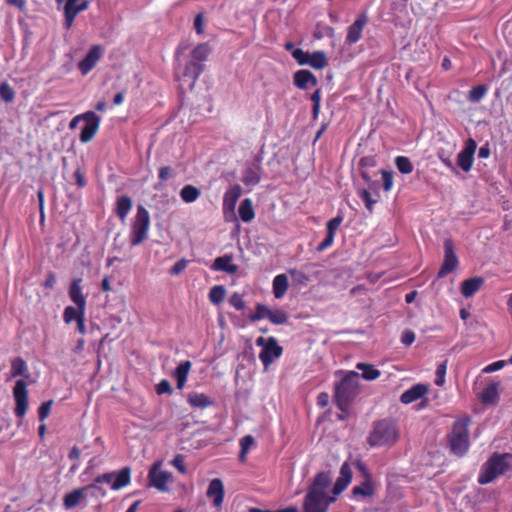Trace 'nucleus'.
I'll return each mask as SVG.
<instances>
[{
  "label": "nucleus",
  "instance_id": "f257e3e1",
  "mask_svg": "<svg viewBox=\"0 0 512 512\" xmlns=\"http://www.w3.org/2000/svg\"><path fill=\"white\" fill-rule=\"evenodd\" d=\"M331 484L330 472L322 471L314 476L303 501L304 512H328L330 505L336 501L335 496H329L326 492Z\"/></svg>",
  "mask_w": 512,
  "mask_h": 512
},
{
  "label": "nucleus",
  "instance_id": "f03ea898",
  "mask_svg": "<svg viewBox=\"0 0 512 512\" xmlns=\"http://www.w3.org/2000/svg\"><path fill=\"white\" fill-rule=\"evenodd\" d=\"M360 375L355 371H349L338 383L335 384L333 400L337 408L348 413L351 404L359 394Z\"/></svg>",
  "mask_w": 512,
  "mask_h": 512
},
{
  "label": "nucleus",
  "instance_id": "7ed1b4c3",
  "mask_svg": "<svg viewBox=\"0 0 512 512\" xmlns=\"http://www.w3.org/2000/svg\"><path fill=\"white\" fill-rule=\"evenodd\" d=\"M400 438L397 422L391 418L375 421L367 437L370 447H392Z\"/></svg>",
  "mask_w": 512,
  "mask_h": 512
},
{
  "label": "nucleus",
  "instance_id": "20e7f679",
  "mask_svg": "<svg viewBox=\"0 0 512 512\" xmlns=\"http://www.w3.org/2000/svg\"><path fill=\"white\" fill-rule=\"evenodd\" d=\"M512 470V454L494 453L482 466L478 475V483L486 485L497 477Z\"/></svg>",
  "mask_w": 512,
  "mask_h": 512
},
{
  "label": "nucleus",
  "instance_id": "39448f33",
  "mask_svg": "<svg viewBox=\"0 0 512 512\" xmlns=\"http://www.w3.org/2000/svg\"><path fill=\"white\" fill-rule=\"evenodd\" d=\"M471 419L468 416L457 419L452 426L451 432L448 435V443L450 450L456 456H464L470 447L469 441V425Z\"/></svg>",
  "mask_w": 512,
  "mask_h": 512
},
{
  "label": "nucleus",
  "instance_id": "423d86ee",
  "mask_svg": "<svg viewBox=\"0 0 512 512\" xmlns=\"http://www.w3.org/2000/svg\"><path fill=\"white\" fill-rule=\"evenodd\" d=\"M205 69V65L195 61L188 60L185 64L178 63L174 67V77L179 83V89L182 93L192 90Z\"/></svg>",
  "mask_w": 512,
  "mask_h": 512
},
{
  "label": "nucleus",
  "instance_id": "0eeeda50",
  "mask_svg": "<svg viewBox=\"0 0 512 512\" xmlns=\"http://www.w3.org/2000/svg\"><path fill=\"white\" fill-rule=\"evenodd\" d=\"M150 224L149 211L143 205L139 204L136 214L131 221L129 242L132 246H137L148 238Z\"/></svg>",
  "mask_w": 512,
  "mask_h": 512
},
{
  "label": "nucleus",
  "instance_id": "6e6552de",
  "mask_svg": "<svg viewBox=\"0 0 512 512\" xmlns=\"http://www.w3.org/2000/svg\"><path fill=\"white\" fill-rule=\"evenodd\" d=\"M161 468V461L152 464L148 472V486L156 488L160 492H167L169 490L168 485L173 481V475Z\"/></svg>",
  "mask_w": 512,
  "mask_h": 512
},
{
  "label": "nucleus",
  "instance_id": "1a4fd4ad",
  "mask_svg": "<svg viewBox=\"0 0 512 512\" xmlns=\"http://www.w3.org/2000/svg\"><path fill=\"white\" fill-rule=\"evenodd\" d=\"M459 265V259L455 253L453 240L448 238L444 241V259L437 273L438 278H443L453 272Z\"/></svg>",
  "mask_w": 512,
  "mask_h": 512
},
{
  "label": "nucleus",
  "instance_id": "9d476101",
  "mask_svg": "<svg viewBox=\"0 0 512 512\" xmlns=\"http://www.w3.org/2000/svg\"><path fill=\"white\" fill-rule=\"evenodd\" d=\"M13 395L16 402L15 415L23 418L28 410V391L24 380H17L13 388Z\"/></svg>",
  "mask_w": 512,
  "mask_h": 512
},
{
  "label": "nucleus",
  "instance_id": "9b49d317",
  "mask_svg": "<svg viewBox=\"0 0 512 512\" xmlns=\"http://www.w3.org/2000/svg\"><path fill=\"white\" fill-rule=\"evenodd\" d=\"M89 7L88 0H66L64 5V25L66 29H70L73 26L77 15Z\"/></svg>",
  "mask_w": 512,
  "mask_h": 512
},
{
  "label": "nucleus",
  "instance_id": "f8f14e48",
  "mask_svg": "<svg viewBox=\"0 0 512 512\" xmlns=\"http://www.w3.org/2000/svg\"><path fill=\"white\" fill-rule=\"evenodd\" d=\"M84 116H86L85 125L81 130L79 139L82 143H88L94 138L99 130L101 118L93 111L85 112Z\"/></svg>",
  "mask_w": 512,
  "mask_h": 512
},
{
  "label": "nucleus",
  "instance_id": "ddd939ff",
  "mask_svg": "<svg viewBox=\"0 0 512 512\" xmlns=\"http://www.w3.org/2000/svg\"><path fill=\"white\" fill-rule=\"evenodd\" d=\"M282 353L283 348L278 344L276 338L271 336L269 337V344L260 351L259 359L264 368L267 369Z\"/></svg>",
  "mask_w": 512,
  "mask_h": 512
},
{
  "label": "nucleus",
  "instance_id": "4468645a",
  "mask_svg": "<svg viewBox=\"0 0 512 512\" xmlns=\"http://www.w3.org/2000/svg\"><path fill=\"white\" fill-rule=\"evenodd\" d=\"M102 56L100 45H94L90 48L86 56L78 63V68L83 75L88 74L98 63Z\"/></svg>",
  "mask_w": 512,
  "mask_h": 512
},
{
  "label": "nucleus",
  "instance_id": "2eb2a0df",
  "mask_svg": "<svg viewBox=\"0 0 512 512\" xmlns=\"http://www.w3.org/2000/svg\"><path fill=\"white\" fill-rule=\"evenodd\" d=\"M242 194L240 185L235 184L228 188L223 197V213L226 216L228 213L234 215L236 204Z\"/></svg>",
  "mask_w": 512,
  "mask_h": 512
},
{
  "label": "nucleus",
  "instance_id": "dca6fc26",
  "mask_svg": "<svg viewBox=\"0 0 512 512\" xmlns=\"http://www.w3.org/2000/svg\"><path fill=\"white\" fill-rule=\"evenodd\" d=\"M206 494L207 497L213 499V505L215 507H221L225 496V490L222 480L219 478L212 479L209 483Z\"/></svg>",
  "mask_w": 512,
  "mask_h": 512
},
{
  "label": "nucleus",
  "instance_id": "f3484780",
  "mask_svg": "<svg viewBox=\"0 0 512 512\" xmlns=\"http://www.w3.org/2000/svg\"><path fill=\"white\" fill-rule=\"evenodd\" d=\"M429 391V386L426 384L418 383L413 385L411 388L406 390L400 396V401L403 404L413 403L421 398H423Z\"/></svg>",
  "mask_w": 512,
  "mask_h": 512
},
{
  "label": "nucleus",
  "instance_id": "a211bd4d",
  "mask_svg": "<svg viewBox=\"0 0 512 512\" xmlns=\"http://www.w3.org/2000/svg\"><path fill=\"white\" fill-rule=\"evenodd\" d=\"M88 489L100 490V488L95 484H90L83 488L74 489L73 491L65 494V496L63 498L64 507L67 510L76 507L80 503V501L84 498V491L88 490Z\"/></svg>",
  "mask_w": 512,
  "mask_h": 512
},
{
  "label": "nucleus",
  "instance_id": "6ab92c4d",
  "mask_svg": "<svg viewBox=\"0 0 512 512\" xmlns=\"http://www.w3.org/2000/svg\"><path fill=\"white\" fill-rule=\"evenodd\" d=\"M82 282H83L82 278H74L69 285L68 295H69L70 300L75 305L86 306L87 301H86L85 296L83 295Z\"/></svg>",
  "mask_w": 512,
  "mask_h": 512
},
{
  "label": "nucleus",
  "instance_id": "aec40b11",
  "mask_svg": "<svg viewBox=\"0 0 512 512\" xmlns=\"http://www.w3.org/2000/svg\"><path fill=\"white\" fill-rule=\"evenodd\" d=\"M255 161L257 164L254 167H247L243 171L242 182L246 186H254L261 181L262 168L260 165L261 157H256Z\"/></svg>",
  "mask_w": 512,
  "mask_h": 512
},
{
  "label": "nucleus",
  "instance_id": "412c9836",
  "mask_svg": "<svg viewBox=\"0 0 512 512\" xmlns=\"http://www.w3.org/2000/svg\"><path fill=\"white\" fill-rule=\"evenodd\" d=\"M484 283V278L480 276L465 279L461 283V294L466 298L472 297L482 288Z\"/></svg>",
  "mask_w": 512,
  "mask_h": 512
},
{
  "label": "nucleus",
  "instance_id": "4be33fe9",
  "mask_svg": "<svg viewBox=\"0 0 512 512\" xmlns=\"http://www.w3.org/2000/svg\"><path fill=\"white\" fill-rule=\"evenodd\" d=\"M232 260L233 257L228 254L219 256L214 260L211 268L214 271H223L230 275L236 274L239 268L236 264L232 263Z\"/></svg>",
  "mask_w": 512,
  "mask_h": 512
},
{
  "label": "nucleus",
  "instance_id": "5701e85b",
  "mask_svg": "<svg viewBox=\"0 0 512 512\" xmlns=\"http://www.w3.org/2000/svg\"><path fill=\"white\" fill-rule=\"evenodd\" d=\"M367 19L365 16H359L353 24L348 28L346 42L354 44L358 42L362 37L364 26L366 25Z\"/></svg>",
  "mask_w": 512,
  "mask_h": 512
},
{
  "label": "nucleus",
  "instance_id": "b1692460",
  "mask_svg": "<svg viewBox=\"0 0 512 512\" xmlns=\"http://www.w3.org/2000/svg\"><path fill=\"white\" fill-rule=\"evenodd\" d=\"M318 83L316 76L309 70H298L294 74V84L299 89L305 90L308 85L316 86Z\"/></svg>",
  "mask_w": 512,
  "mask_h": 512
},
{
  "label": "nucleus",
  "instance_id": "393cba45",
  "mask_svg": "<svg viewBox=\"0 0 512 512\" xmlns=\"http://www.w3.org/2000/svg\"><path fill=\"white\" fill-rule=\"evenodd\" d=\"M132 207L133 201L131 197L127 195H122L117 198L114 212L122 223L126 221L127 216L130 213Z\"/></svg>",
  "mask_w": 512,
  "mask_h": 512
},
{
  "label": "nucleus",
  "instance_id": "a878e982",
  "mask_svg": "<svg viewBox=\"0 0 512 512\" xmlns=\"http://www.w3.org/2000/svg\"><path fill=\"white\" fill-rule=\"evenodd\" d=\"M86 306L75 305L67 306L63 311V320L66 324H70L73 321L77 322L82 317H85Z\"/></svg>",
  "mask_w": 512,
  "mask_h": 512
},
{
  "label": "nucleus",
  "instance_id": "bb28decb",
  "mask_svg": "<svg viewBox=\"0 0 512 512\" xmlns=\"http://www.w3.org/2000/svg\"><path fill=\"white\" fill-rule=\"evenodd\" d=\"M499 399V384L498 383H491L487 385L481 395H480V401L484 405H490L495 404Z\"/></svg>",
  "mask_w": 512,
  "mask_h": 512
},
{
  "label": "nucleus",
  "instance_id": "cd10ccee",
  "mask_svg": "<svg viewBox=\"0 0 512 512\" xmlns=\"http://www.w3.org/2000/svg\"><path fill=\"white\" fill-rule=\"evenodd\" d=\"M131 481V469L130 467H124L121 470L115 472L114 481L112 482V490H120L130 484Z\"/></svg>",
  "mask_w": 512,
  "mask_h": 512
},
{
  "label": "nucleus",
  "instance_id": "c85d7f7f",
  "mask_svg": "<svg viewBox=\"0 0 512 512\" xmlns=\"http://www.w3.org/2000/svg\"><path fill=\"white\" fill-rule=\"evenodd\" d=\"M192 367V363L190 361L181 362L174 371V378L177 382V388L182 389L187 381L188 374Z\"/></svg>",
  "mask_w": 512,
  "mask_h": 512
},
{
  "label": "nucleus",
  "instance_id": "c756f323",
  "mask_svg": "<svg viewBox=\"0 0 512 512\" xmlns=\"http://www.w3.org/2000/svg\"><path fill=\"white\" fill-rule=\"evenodd\" d=\"M187 401L194 408L204 409L214 405V401L204 393H191Z\"/></svg>",
  "mask_w": 512,
  "mask_h": 512
},
{
  "label": "nucleus",
  "instance_id": "7c9ffc66",
  "mask_svg": "<svg viewBox=\"0 0 512 512\" xmlns=\"http://www.w3.org/2000/svg\"><path fill=\"white\" fill-rule=\"evenodd\" d=\"M289 287L288 277L285 274H278L273 279V294L276 299H281Z\"/></svg>",
  "mask_w": 512,
  "mask_h": 512
},
{
  "label": "nucleus",
  "instance_id": "2f4dec72",
  "mask_svg": "<svg viewBox=\"0 0 512 512\" xmlns=\"http://www.w3.org/2000/svg\"><path fill=\"white\" fill-rule=\"evenodd\" d=\"M211 53V48L208 43H200L191 51V59L190 61H195L197 63L204 64L205 61L209 58Z\"/></svg>",
  "mask_w": 512,
  "mask_h": 512
},
{
  "label": "nucleus",
  "instance_id": "473e14b6",
  "mask_svg": "<svg viewBox=\"0 0 512 512\" xmlns=\"http://www.w3.org/2000/svg\"><path fill=\"white\" fill-rule=\"evenodd\" d=\"M238 212L239 217L243 222H251L255 218V211L252 200L250 198L244 199L239 206Z\"/></svg>",
  "mask_w": 512,
  "mask_h": 512
},
{
  "label": "nucleus",
  "instance_id": "72a5a7b5",
  "mask_svg": "<svg viewBox=\"0 0 512 512\" xmlns=\"http://www.w3.org/2000/svg\"><path fill=\"white\" fill-rule=\"evenodd\" d=\"M358 370L362 371V378L367 381H373L380 377L381 371L369 363L360 362L356 365Z\"/></svg>",
  "mask_w": 512,
  "mask_h": 512
},
{
  "label": "nucleus",
  "instance_id": "f704fd0d",
  "mask_svg": "<svg viewBox=\"0 0 512 512\" xmlns=\"http://www.w3.org/2000/svg\"><path fill=\"white\" fill-rule=\"evenodd\" d=\"M201 195V190L194 185L187 184L180 190V198L185 203L195 202Z\"/></svg>",
  "mask_w": 512,
  "mask_h": 512
},
{
  "label": "nucleus",
  "instance_id": "c9c22d12",
  "mask_svg": "<svg viewBox=\"0 0 512 512\" xmlns=\"http://www.w3.org/2000/svg\"><path fill=\"white\" fill-rule=\"evenodd\" d=\"M307 65L314 69L321 70L328 65V60L323 51H315L312 54L309 53Z\"/></svg>",
  "mask_w": 512,
  "mask_h": 512
},
{
  "label": "nucleus",
  "instance_id": "e433bc0d",
  "mask_svg": "<svg viewBox=\"0 0 512 512\" xmlns=\"http://www.w3.org/2000/svg\"><path fill=\"white\" fill-rule=\"evenodd\" d=\"M474 162V154L471 150H461L457 155V165L465 172L471 170Z\"/></svg>",
  "mask_w": 512,
  "mask_h": 512
},
{
  "label": "nucleus",
  "instance_id": "4c0bfd02",
  "mask_svg": "<svg viewBox=\"0 0 512 512\" xmlns=\"http://www.w3.org/2000/svg\"><path fill=\"white\" fill-rule=\"evenodd\" d=\"M226 295V289L222 285H215L210 289L209 300L214 305H219L223 302Z\"/></svg>",
  "mask_w": 512,
  "mask_h": 512
},
{
  "label": "nucleus",
  "instance_id": "58836bf2",
  "mask_svg": "<svg viewBox=\"0 0 512 512\" xmlns=\"http://www.w3.org/2000/svg\"><path fill=\"white\" fill-rule=\"evenodd\" d=\"M272 324L275 325H282L288 322L289 316L288 314L282 310V309H270V312L268 314L267 318Z\"/></svg>",
  "mask_w": 512,
  "mask_h": 512
},
{
  "label": "nucleus",
  "instance_id": "ea45409f",
  "mask_svg": "<svg viewBox=\"0 0 512 512\" xmlns=\"http://www.w3.org/2000/svg\"><path fill=\"white\" fill-rule=\"evenodd\" d=\"M395 165L402 174H410L414 168L411 160L406 156H397L395 158Z\"/></svg>",
  "mask_w": 512,
  "mask_h": 512
},
{
  "label": "nucleus",
  "instance_id": "a19ab883",
  "mask_svg": "<svg viewBox=\"0 0 512 512\" xmlns=\"http://www.w3.org/2000/svg\"><path fill=\"white\" fill-rule=\"evenodd\" d=\"M26 371H27L26 362L21 357H17L11 361L10 374L12 377L24 375Z\"/></svg>",
  "mask_w": 512,
  "mask_h": 512
},
{
  "label": "nucleus",
  "instance_id": "79ce46f5",
  "mask_svg": "<svg viewBox=\"0 0 512 512\" xmlns=\"http://www.w3.org/2000/svg\"><path fill=\"white\" fill-rule=\"evenodd\" d=\"M487 87L485 85H477L473 87L468 94L469 101L478 103L486 95Z\"/></svg>",
  "mask_w": 512,
  "mask_h": 512
},
{
  "label": "nucleus",
  "instance_id": "37998d69",
  "mask_svg": "<svg viewBox=\"0 0 512 512\" xmlns=\"http://www.w3.org/2000/svg\"><path fill=\"white\" fill-rule=\"evenodd\" d=\"M0 98L6 103H12L15 99V92L7 82L0 84Z\"/></svg>",
  "mask_w": 512,
  "mask_h": 512
},
{
  "label": "nucleus",
  "instance_id": "c03bdc74",
  "mask_svg": "<svg viewBox=\"0 0 512 512\" xmlns=\"http://www.w3.org/2000/svg\"><path fill=\"white\" fill-rule=\"evenodd\" d=\"M294 284L305 286L309 282V276L298 269L288 270Z\"/></svg>",
  "mask_w": 512,
  "mask_h": 512
},
{
  "label": "nucleus",
  "instance_id": "a18cd8bd",
  "mask_svg": "<svg viewBox=\"0 0 512 512\" xmlns=\"http://www.w3.org/2000/svg\"><path fill=\"white\" fill-rule=\"evenodd\" d=\"M270 309L264 304L258 303L255 307V312L249 316V320L251 322H256L258 320L268 318V314Z\"/></svg>",
  "mask_w": 512,
  "mask_h": 512
},
{
  "label": "nucleus",
  "instance_id": "49530a36",
  "mask_svg": "<svg viewBox=\"0 0 512 512\" xmlns=\"http://www.w3.org/2000/svg\"><path fill=\"white\" fill-rule=\"evenodd\" d=\"M352 493L354 496L361 495L364 497L371 496L373 494V489L368 481L363 482L359 486H354L352 489Z\"/></svg>",
  "mask_w": 512,
  "mask_h": 512
},
{
  "label": "nucleus",
  "instance_id": "de8ad7c7",
  "mask_svg": "<svg viewBox=\"0 0 512 512\" xmlns=\"http://www.w3.org/2000/svg\"><path fill=\"white\" fill-rule=\"evenodd\" d=\"M447 371V361L438 364L436 368V379L435 384L442 387L445 384V375Z\"/></svg>",
  "mask_w": 512,
  "mask_h": 512
},
{
  "label": "nucleus",
  "instance_id": "09e8293b",
  "mask_svg": "<svg viewBox=\"0 0 512 512\" xmlns=\"http://www.w3.org/2000/svg\"><path fill=\"white\" fill-rule=\"evenodd\" d=\"M255 440L253 436L246 435L240 440V459H244L246 454L248 453L250 447L254 444Z\"/></svg>",
  "mask_w": 512,
  "mask_h": 512
},
{
  "label": "nucleus",
  "instance_id": "8fccbe9b",
  "mask_svg": "<svg viewBox=\"0 0 512 512\" xmlns=\"http://www.w3.org/2000/svg\"><path fill=\"white\" fill-rule=\"evenodd\" d=\"M229 303L238 311H242L245 308V301L243 296L238 292H235L230 296Z\"/></svg>",
  "mask_w": 512,
  "mask_h": 512
},
{
  "label": "nucleus",
  "instance_id": "3c124183",
  "mask_svg": "<svg viewBox=\"0 0 512 512\" xmlns=\"http://www.w3.org/2000/svg\"><path fill=\"white\" fill-rule=\"evenodd\" d=\"M342 222H343V217L341 215H337L336 217L330 219L326 224L327 233L335 236V234Z\"/></svg>",
  "mask_w": 512,
  "mask_h": 512
},
{
  "label": "nucleus",
  "instance_id": "603ef678",
  "mask_svg": "<svg viewBox=\"0 0 512 512\" xmlns=\"http://www.w3.org/2000/svg\"><path fill=\"white\" fill-rule=\"evenodd\" d=\"M52 404H53V401L49 400V401L43 402L40 405V407L38 409V417H39L40 421H44L46 418H48V416L50 415V412H51Z\"/></svg>",
  "mask_w": 512,
  "mask_h": 512
},
{
  "label": "nucleus",
  "instance_id": "864d4df0",
  "mask_svg": "<svg viewBox=\"0 0 512 512\" xmlns=\"http://www.w3.org/2000/svg\"><path fill=\"white\" fill-rule=\"evenodd\" d=\"M309 52H306L300 48L295 49L292 52V57L297 61L299 65H307Z\"/></svg>",
  "mask_w": 512,
  "mask_h": 512
},
{
  "label": "nucleus",
  "instance_id": "5fc2aeb1",
  "mask_svg": "<svg viewBox=\"0 0 512 512\" xmlns=\"http://www.w3.org/2000/svg\"><path fill=\"white\" fill-rule=\"evenodd\" d=\"M171 464L181 473L186 474L187 468L185 465V458L182 454H177L173 460L171 461Z\"/></svg>",
  "mask_w": 512,
  "mask_h": 512
},
{
  "label": "nucleus",
  "instance_id": "6e6d98bb",
  "mask_svg": "<svg viewBox=\"0 0 512 512\" xmlns=\"http://www.w3.org/2000/svg\"><path fill=\"white\" fill-rule=\"evenodd\" d=\"M349 484V481H345L344 479L338 477L332 488V496L337 498V496L340 495L348 487Z\"/></svg>",
  "mask_w": 512,
  "mask_h": 512
},
{
  "label": "nucleus",
  "instance_id": "4d7b16f0",
  "mask_svg": "<svg viewBox=\"0 0 512 512\" xmlns=\"http://www.w3.org/2000/svg\"><path fill=\"white\" fill-rule=\"evenodd\" d=\"M383 179V188L385 191H390L393 186V172L385 169L381 170Z\"/></svg>",
  "mask_w": 512,
  "mask_h": 512
},
{
  "label": "nucleus",
  "instance_id": "13d9d810",
  "mask_svg": "<svg viewBox=\"0 0 512 512\" xmlns=\"http://www.w3.org/2000/svg\"><path fill=\"white\" fill-rule=\"evenodd\" d=\"M189 261L186 259H180L177 261L170 269V274L179 275L181 274L188 266Z\"/></svg>",
  "mask_w": 512,
  "mask_h": 512
},
{
  "label": "nucleus",
  "instance_id": "bf43d9fd",
  "mask_svg": "<svg viewBox=\"0 0 512 512\" xmlns=\"http://www.w3.org/2000/svg\"><path fill=\"white\" fill-rule=\"evenodd\" d=\"M115 472H108L101 475H98L93 484H110L112 486V482L114 481Z\"/></svg>",
  "mask_w": 512,
  "mask_h": 512
},
{
  "label": "nucleus",
  "instance_id": "052dcab7",
  "mask_svg": "<svg viewBox=\"0 0 512 512\" xmlns=\"http://www.w3.org/2000/svg\"><path fill=\"white\" fill-rule=\"evenodd\" d=\"M360 196L363 199L366 208L371 212L373 210V205L377 202V200L372 199L371 193L366 189L361 192Z\"/></svg>",
  "mask_w": 512,
  "mask_h": 512
},
{
  "label": "nucleus",
  "instance_id": "680f3d73",
  "mask_svg": "<svg viewBox=\"0 0 512 512\" xmlns=\"http://www.w3.org/2000/svg\"><path fill=\"white\" fill-rule=\"evenodd\" d=\"M506 362L504 360H498L496 362H493L486 367L483 368V373H493L500 369H502L505 366Z\"/></svg>",
  "mask_w": 512,
  "mask_h": 512
},
{
  "label": "nucleus",
  "instance_id": "e2e57ef3",
  "mask_svg": "<svg viewBox=\"0 0 512 512\" xmlns=\"http://www.w3.org/2000/svg\"><path fill=\"white\" fill-rule=\"evenodd\" d=\"M374 166H376V160L373 156L362 157L359 161L360 170H365Z\"/></svg>",
  "mask_w": 512,
  "mask_h": 512
},
{
  "label": "nucleus",
  "instance_id": "0e129e2a",
  "mask_svg": "<svg viewBox=\"0 0 512 512\" xmlns=\"http://www.w3.org/2000/svg\"><path fill=\"white\" fill-rule=\"evenodd\" d=\"M173 174V169L170 166H163L159 169L158 177L162 182H165L173 177Z\"/></svg>",
  "mask_w": 512,
  "mask_h": 512
},
{
  "label": "nucleus",
  "instance_id": "69168bd1",
  "mask_svg": "<svg viewBox=\"0 0 512 512\" xmlns=\"http://www.w3.org/2000/svg\"><path fill=\"white\" fill-rule=\"evenodd\" d=\"M194 28L197 34L201 35L204 32V16L202 13H199L195 16L194 19Z\"/></svg>",
  "mask_w": 512,
  "mask_h": 512
},
{
  "label": "nucleus",
  "instance_id": "338daca9",
  "mask_svg": "<svg viewBox=\"0 0 512 512\" xmlns=\"http://www.w3.org/2000/svg\"><path fill=\"white\" fill-rule=\"evenodd\" d=\"M339 478L344 479L345 481L351 482L352 479V471L347 462L343 463V465L340 468V476Z\"/></svg>",
  "mask_w": 512,
  "mask_h": 512
},
{
  "label": "nucleus",
  "instance_id": "774afa93",
  "mask_svg": "<svg viewBox=\"0 0 512 512\" xmlns=\"http://www.w3.org/2000/svg\"><path fill=\"white\" fill-rule=\"evenodd\" d=\"M334 238H335L334 235L327 233L325 239L318 245L317 251L322 252V251L326 250L327 248H329L330 246H332V244L334 242Z\"/></svg>",
  "mask_w": 512,
  "mask_h": 512
}]
</instances>
